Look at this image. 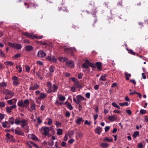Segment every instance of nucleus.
<instances>
[{"instance_id":"f257e3e1","label":"nucleus","mask_w":148,"mask_h":148,"mask_svg":"<svg viewBox=\"0 0 148 148\" xmlns=\"http://www.w3.org/2000/svg\"><path fill=\"white\" fill-rule=\"evenodd\" d=\"M48 90L47 91V93L51 92H57L58 86L55 84H53L52 86L51 83L50 82H48L47 84Z\"/></svg>"},{"instance_id":"f03ea898","label":"nucleus","mask_w":148,"mask_h":148,"mask_svg":"<svg viewBox=\"0 0 148 148\" xmlns=\"http://www.w3.org/2000/svg\"><path fill=\"white\" fill-rule=\"evenodd\" d=\"M29 103V101L28 99L25 100L24 101L23 100H20L18 101L17 105L19 107L26 108L28 106Z\"/></svg>"},{"instance_id":"7ed1b4c3","label":"nucleus","mask_w":148,"mask_h":148,"mask_svg":"<svg viewBox=\"0 0 148 148\" xmlns=\"http://www.w3.org/2000/svg\"><path fill=\"white\" fill-rule=\"evenodd\" d=\"M88 8V10L87 11V13L91 14L94 15V17H96L95 14L97 12V8L94 5H92L90 4Z\"/></svg>"},{"instance_id":"20e7f679","label":"nucleus","mask_w":148,"mask_h":148,"mask_svg":"<svg viewBox=\"0 0 148 148\" xmlns=\"http://www.w3.org/2000/svg\"><path fill=\"white\" fill-rule=\"evenodd\" d=\"M82 66L85 69H88L89 66L94 68H96V66L95 64L93 63H91L88 60H85L84 63L82 64Z\"/></svg>"},{"instance_id":"39448f33","label":"nucleus","mask_w":148,"mask_h":148,"mask_svg":"<svg viewBox=\"0 0 148 148\" xmlns=\"http://www.w3.org/2000/svg\"><path fill=\"white\" fill-rule=\"evenodd\" d=\"M50 129L49 127H41L40 131L42 132L43 135L46 136L49 134V132Z\"/></svg>"},{"instance_id":"423d86ee","label":"nucleus","mask_w":148,"mask_h":148,"mask_svg":"<svg viewBox=\"0 0 148 148\" xmlns=\"http://www.w3.org/2000/svg\"><path fill=\"white\" fill-rule=\"evenodd\" d=\"M3 93L6 95L10 96L12 97L14 96V93L13 92H12L8 89H4L3 90H2Z\"/></svg>"},{"instance_id":"0eeeda50","label":"nucleus","mask_w":148,"mask_h":148,"mask_svg":"<svg viewBox=\"0 0 148 148\" xmlns=\"http://www.w3.org/2000/svg\"><path fill=\"white\" fill-rule=\"evenodd\" d=\"M77 104L81 103V100L85 101L86 99L84 97L81 95H78L76 96Z\"/></svg>"},{"instance_id":"6e6552de","label":"nucleus","mask_w":148,"mask_h":148,"mask_svg":"<svg viewBox=\"0 0 148 148\" xmlns=\"http://www.w3.org/2000/svg\"><path fill=\"white\" fill-rule=\"evenodd\" d=\"M73 49L75 50H76V49L74 47L73 48H65L64 49V50L65 52L70 54L72 56H74V55L73 53Z\"/></svg>"},{"instance_id":"1a4fd4ad","label":"nucleus","mask_w":148,"mask_h":148,"mask_svg":"<svg viewBox=\"0 0 148 148\" xmlns=\"http://www.w3.org/2000/svg\"><path fill=\"white\" fill-rule=\"evenodd\" d=\"M46 55V53L42 50H39L38 52L37 56L39 58H43Z\"/></svg>"},{"instance_id":"9d476101","label":"nucleus","mask_w":148,"mask_h":148,"mask_svg":"<svg viewBox=\"0 0 148 148\" xmlns=\"http://www.w3.org/2000/svg\"><path fill=\"white\" fill-rule=\"evenodd\" d=\"M16 108V106L15 105H13L10 107H7L6 108V112L8 113H10L11 112L12 110L14 108Z\"/></svg>"},{"instance_id":"9b49d317","label":"nucleus","mask_w":148,"mask_h":148,"mask_svg":"<svg viewBox=\"0 0 148 148\" xmlns=\"http://www.w3.org/2000/svg\"><path fill=\"white\" fill-rule=\"evenodd\" d=\"M74 63L73 61L72 60H69L66 62V65L68 67L72 68L74 66Z\"/></svg>"},{"instance_id":"f8f14e48","label":"nucleus","mask_w":148,"mask_h":148,"mask_svg":"<svg viewBox=\"0 0 148 148\" xmlns=\"http://www.w3.org/2000/svg\"><path fill=\"white\" fill-rule=\"evenodd\" d=\"M2 126L4 128H9L10 127V123L8 121L2 122Z\"/></svg>"},{"instance_id":"ddd939ff","label":"nucleus","mask_w":148,"mask_h":148,"mask_svg":"<svg viewBox=\"0 0 148 148\" xmlns=\"http://www.w3.org/2000/svg\"><path fill=\"white\" fill-rule=\"evenodd\" d=\"M102 131V128L100 127L97 126L95 129V133L100 134Z\"/></svg>"},{"instance_id":"4468645a","label":"nucleus","mask_w":148,"mask_h":148,"mask_svg":"<svg viewBox=\"0 0 148 148\" xmlns=\"http://www.w3.org/2000/svg\"><path fill=\"white\" fill-rule=\"evenodd\" d=\"M39 87V86L37 84H34L33 86L29 87V89L30 90H34L38 89Z\"/></svg>"},{"instance_id":"2eb2a0df","label":"nucleus","mask_w":148,"mask_h":148,"mask_svg":"<svg viewBox=\"0 0 148 148\" xmlns=\"http://www.w3.org/2000/svg\"><path fill=\"white\" fill-rule=\"evenodd\" d=\"M22 34L24 36H26L27 38H30L32 39L33 38V34H30L26 32H23Z\"/></svg>"},{"instance_id":"dca6fc26","label":"nucleus","mask_w":148,"mask_h":148,"mask_svg":"<svg viewBox=\"0 0 148 148\" xmlns=\"http://www.w3.org/2000/svg\"><path fill=\"white\" fill-rule=\"evenodd\" d=\"M59 10L62 11V13L63 14H65V13H68L69 12L68 10L64 6H62L59 8Z\"/></svg>"},{"instance_id":"f3484780","label":"nucleus","mask_w":148,"mask_h":148,"mask_svg":"<svg viewBox=\"0 0 148 148\" xmlns=\"http://www.w3.org/2000/svg\"><path fill=\"white\" fill-rule=\"evenodd\" d=\"M79 81L78 80V81H77L75 82L73 84L74 86L77 88H81L82 87L81 85L79 83Z\"/></svg>"},{"instance_id":"a211bd4d","label":"nucleus","mask_w":148,"mask_h":148,"mask_svg":"<svg viewBox=\"0 0 148 148\" xmlns=\"http://www.w3.org/2000/svg\"><path fill=\"white\" fill-rule=\"evenodd\" d=\"M117 119L116 115H114L113 116H110L108 117V119L111 121H115Z\"/></svg>"},{"instance_id":"6ab92c4d","label":"nucleus","mask_w":148,"mask_h":148,"mask_svg":"<svg viewBox=\"0 0 148 148\" xmlns=\"http://www.w3.org/2000/svg\"><path fill=\"white\" fill-rule=\"evenodd\" d=\"M40 96L38 97V99H43L46 98L47 96V94L44 93H40Z\"/></svg>"},{"instance_id":"aec40b11","label":"nucleus","mask_w":148,"mask_h":148,"mask_svg":"<svg viewBox=\"0 0 148 148\" xmlns=\"http://www.w3.org/2000/svg\"><path fill=\"white\" fill-rule=\"evenodd\" d=\"M96 66V68L97 67V69L99 70H101V63L100 62H97L95 64Z\"/></svg>"},{"instance_id":"412c9836","label":"nucleus","mask_w":148,"mask_h":148,"mask_svg":"<svg viewBox=\"0 0 148 148\" xmlns=\"http://www.w3.org/2000/svg\"><path fill=\"white\" fill-rule=\"evenodd\" d=\"M30 108H31L33 110H35L36 109V105L34 103V101H33L30 103Z\"/></svg>"},{"instance_id":"4be33fe9","label":"nucleus","mask_w":148,"mask_h":148,"mask_svg":"<svg viewBox=\"0 0 148 148\" xmlns=\"http://www.w3.org/2000/svg\"><path fill=\"white\" fill-rule=\"evenodd\" d=\"M25 48L27 51H31L33 50V47L30 45H27L25 46Z\"/></svg>"},{"instance_id":"5701e85b","label":"nucleus","mask_w":148,"mask_h":148,"mask_svg":"<svg viewBox=\"0 0 148 148\" xmlns=\"http://www.w3.org/2000/svg\"><path fill=\"white\" fill-rule=\"evenodd\" d=\"M100 146L103 148H107L108 147V144L106 143H102L100 144Z\"/></svg>"},{"instance_id":"b1692460","label":"nucleus","mask_w":148,"mask_h":148,"mask_svg":"<svg viewBox=\"0 0 148 148\" xmlns=\"http://www.w3.org/2000/svg\"><path fill=\"white\" fill-rule=\"evenodd\" d=\"M27 122V121L23 119L21 121V123L23 124L21 125V126L22 127H24L27 125V124L26 123Z\"/></svg>"},{"instance_id":"393cba45","label":"nucleus","mask_w":148,"mask_h":148,"mask_svg":"<svg viewBox=\"0 0 148 148\" xmlns=\"http://www.w3.org/2000/svg\"><path fill=\"white\" fill-rule=\"evenodd\" d=\"M83 121L84 120H83L82 118V117L79 118L75 122V123L78 125H79L81 123V122L82 121Z\"/></svg>"},{"instance_id":"a878e982","label":"nucleus","mask_w":148,"mask_h":148,"mask_svg":"<svg viewBox=\"0 0 148 148\" xmlns=\"http://www.w3.org/2000/svg\"><path fill=\"white\" fill-rule=\"evenodd\" d=\"M59 60L61 62H64L68 60V58L66 57H61L59 58Z\"/></svg>"},{"instance_id":"bb28decb","label":"nucleus","mask_w":148,"mask_h":148,"mask_svg":"<svg viewBox=\"0 0 148 148\" xmlns=\"http://www.w3.org/2000/svg\"><path fill=\"white\" fill-rule=\"evenodd\" d=\"M55 68L54 66H50L49 68L50 72L51 73L53 72L55 70Z\"/></svg>"},{"instance_id":"cd10ccee","label":"nucleus","mask_w":148,"mask_h":148,"mask_svg":"<svg viewBox=\"0 0 148 148\" xmlns=\"http://www.w3.org/2000/svg\"><path fill=\"white\" fill-rule=\"evenodd\" d=\"M14 48H16L18 49H20L22 48V46L21 44L15 43Z\"/></svg>"},{"instance_id":"c85d7f7f","label":"nucleus","mask_w":148,"mask_h":148,"mask_svg":"<svg viewBox=\"0 0 148 148\" xmlns=\"http://www.w3.org/2000/svg\"><path fill=\"white\" fill-rule=\"evenodd\" d=\"M125 75L126 80H128L129 79V77L131 76V75L130 73H128L126 72L125 73Z\"/></svg>"},{"instance_id":"c756f323","label":"nucleus","mask_w":148,"mask_h":148,"mask_svg":"<svg viewBox=\"0 0 148 148\" xmlns=\"http://www.w3.org/2000/svg\"><path fill=\"white\" fill-rule=\"evenodd\" d=\"M57 134L58 135H61L62 134V130L61 129H56Z\"/></svg>"},{"instance_id":"7c9ffc66","label":"nucleus","mask_w":148,"mask_h":148,"mask_svg":"<svg viewBox=\"0 0 148 148\" xmlns=\"http://www.w3.org/2000/svg\"><path fill=\"white\" fill-rule=\"evenodd\" d=\"M33 38H32V39H34L35 38V39H42L43 36H36L35 35H33Z\"/></svg>"},{"instance_id":"2f4dec72","label":"nucleus","mask_w":148,"mask_h":148,"mask_svg":"<svg viewBox=\"0 0 148 148\" xmlns=\"http://www.w3.org/2000/svg\"><path fill=\"white\" fill-rule=\"evenodd\" d=\"M9 122L10 124L12 125L14 123V119L13 117H11L9 118L8 119Z\"/></svg>"},{"instance_id":"473e14b6","label":"nucleus","mask_w":148,"mask_h":148,"mask_svg":"<svg viewBox=\"0 0 148 148\" xmlns=\"http://www.w3.org/2000/svg\"><path fill=\"white\" fill-rule=\"evenodd\" d=\"M15 133L16 134H18L19 135H23V134L22 132H21L20 131L17 130L16 129H15L14 130Z\"/></svg>"},{"instance_id":"72a5a7b5","label":"nucleus","mask_w":148,"mask_h":148,"mask_svg":"<svg viewBox=\"0 0 148 148\" xmlns=\"http://www.w3.org/2000/svg\"><path fill=\"white\" fill-rule=\"evenodd\" d=\"M7 85V83L4 82H2L0 83V87L5 88L6 87Z\"/></svg>"},{"instance_id":"f704fd0d","label":"nucleus","mask_w":148,"mask_h":148,"mask_svg":"<svg viewBox=\"0 0 148 148\" xmlns=\"http://www.w3.org/2000/svg\"><path fill=\"white\" fill-rule=\"evenodd\" d=\"M126 49L128 51L129 53L133 55H135L136 53L135 52H134L132 50L129 49L127 48Z\"/></svg>"},{"instance_id":"c9c22d12","label":"nucleus","mask_w":148,"mask_h":148,"mask_svg":"<svg viewBox=\"0 0 148 148\" xmlns=\"http://www.w3.org/2000/svg\"><path fill=\"white\" fill-rule=\"evenodd\" d=\"M31 136V138L34 140H38L37 137L34 134H31L30 135Z\"/></svg>"},{"instance_id":"e433bc0d","label":"nucleus","mask_w":148,"mask_h":148,"mask_svg":"<svg viewBox=\"0 0 148 148\" xmlns=\"http://www.w3.org/2000/svg\"><path fill=\"white\" fill-rule=\"evenodd\" d=\"M112 104L114 107H116L118 109H120V108L119 106L115 102H112Z\"/></svg>"},{"instance_id":"4c0bfd02","label":"nucleus","mask_w":148,"mask_h":148,"mask_svg":"<svg viewBox=\"0 0 148 148\" xmlns=\"http://www.w3.org/2000/svg\"><path fill=\"white\" fill-rule=\"evenodd\" d=\"M106 75L104 74L102 75L100 78V80H101L102 81H105L106 80Z\"/></svg>"},{"instance_id":"58836bf2","label":"nucleus","mask_w":148,"mask_h":148,"mask_svg":"<svg viewBox=\"0 0 148 148\" xmlns=\"http://www.w3.org/2000/svg\"><path fill=\"white\" fill-rule=\"evenodd\" d=\"M119 105L120 106H127L129 105V103H128L127 102H124L123 103H119Z\"/></svg>"},{"instance_id":"ea45409f","label":"nucleus","mask_w":148,"mask_h":148,"mask_svg":"<svg viewBox=\"0 0 148 148\" xmlns=\"http://www.w3.org/2000/svg\"><path fill=\"white\" fill-rule=\"evenodd\" d=\"M14 121L15 123L17 125H19L20 124V123H21V121L17 118H16Z\"/></svg>"},{"instance_id":"a19ab883","label":"nucleus","mask_w":148,"mask_h":148,"mask_svg":"<svg viewBox=\"0 0 148 148\" xmlns=\"http://www.w3.org/2000/svg\"><path fill=\"white\" fill-rule=\"evenodd\" d=\"M67 107L71 110L73 109V107L70 103H68L67 104Z\"/></svg>"},{"instance_id":"79ce46f5","label":"nucleus","mask_w":148,"mask_h":148,"mask_svg":"<svg viewBox=\"0 0 148 148\" xmlns=\"http://www.w3.org/2000/svg\"><path fill=\"white\" fill-rule=\"evenodd\" d=\"M55 104L57 106H59V105H62V104H63V102H60L58 101V100L56 101L55 103Z\"/></svg>"},{"instance_id":"37998d69","label":"nucleus","mask_w":148,"mask_h":148,"mask_svg":"<svg viewBox=\"0 0 148 148\" xmlns=\"http://www.w3.org/2000/svg\"><path fill=\"white\" fill-rule=\"evenodd\" d=\"M139 134V132L138 131L135 132L133 134V136L134 138H136Z\"/></svg>"},{"instance_id":"c03bdc74","label":"nucleus","mask_w":148,"mask_h":148,"mask_svg":"<svg viewBox=\"0 0 148 148\" xmlns=\"http://www.w3.org/2000/svg\"><path fill=\"white\" fill-rule=\"evenodd\" d=\"M19 83V82H18V80L13 81V84L14 86H17Z\"/></svg>"},{"instance_id":"a18cd8bd","label":"nucleus","mask_w":148,"mask_h":148,"mask_svg":"<svg viewBox=\"0 0 148 148\" xmlns=\"http://www.w3.org/2000/svg\"><path fill=\"white\" fill-rule=\"evenodd\" d=\"M56 58L53 56H52V59L51 62L53 63H56Z\"/></svg>"},{"instance_id":"49530a36","label":"nucleus","mask_w":148,"mask_h":148,"mask_svg":"<svg viewBox=\"0 0 148 148\" xmlns=\"http://www.w3.org/2000/svg\"><path fill=\"white\" fill-rule=\"evenodd\" d=\"M65 97L63 96L60 97L59 98V101H63L65 100Z\"/></svg>"},{"instance_id":"de8ad7c7","label":"nucleus","mask_w":148,"mask_h":148,"mask_svg":"<svg viewBox=\"0 0 148 148\" xmlns=\"http://www.w3.org/2000/svg\"><path fill=\"white\" fill-rule=\"evenodd\" d=\"M104 141L112 142L113 141V139H109V138L107 137L105 138L104 140Z\"/></svg>"},{"instance_id":"09e8293b","label":"nucleus","mask_w":148,"mask_h":148,"mask_svg":"<svg viewBox=\"0 0 148 148\" xmlns=\"http://www.w3.org/2000/svg\"><path fill=\"white\" fill-rule=\"evenodd\" d=\"M15 43H12L11 42H9L8 43V45L10 47H13L14 48L15 45Z\"/></svg>"},{"instance_id":"8fccbe9b","label":"nucleus","mask_w":148,"mask_h":148,"mask_svg":"<svg viewBox=\"0 0 148 148\" xmlns=\"http://www.w3.org/2000/svg\"><path fill=\"white\" fill-rule=\"evenodd\" d=\"M56 125L57 126V127H61L62 126L61 123L58 121H56Z\"/></svg>"},{"instance_id":"3c124183","label":"nucleus","mask_w":148,"mask_h":148,"mask_svg":"<svg viewBox=\"0 0 148 148\" xmlns=\"http://www.w3.org/2000/svg\"><path fill=\"white\" fill-rule=\"evenodd\" d=\"M146 112V111L145 110L141 109L140 111V113L141 114H145Z\"/></svg>"},{"instance_id":"603ef678","label":"nucleus","mask_w":148,"mask_h":148,"mask_svg":"<svg viewBox=\"0 0 148 148\" xmlns=\"http://www.w3.org/2000/svg\"><path fill=\"white\" fill-rule=\"evenodd\" d=\"M7 102L10 105H12L13 103L12 99L8 101Z\"/></svg>"},{"instance_id":"864d4df0","label":"nucleus","mask_w":148,"mask_h":148,"mask_svg":"<svg viewBox=\"0 0 148 148\" xmlns=\"http://www.w3.org/2000/svg\"><path fill=\"white\" fill-rule=\"evenodd\" d=\"M83 74L82 73H79L78 75V78L79 79H80L82 78V77L83 76Z\"/></svg>"},{"instance_id":"5fc2aeb1","label":"nucleus","mask_w":148,"mask_h":148,"mask_svg":"<svg viewBox=\"0 0 148 148\" xmlns=\"http://www.w3.org/2000/svg\"><path fill=\"white\" fill-rule=\"evenodd\" d=\"M5 103L3 102H0V107H4L5 106Z\"/></svg>"},{"instance_id":"6e6d98bb","label":"nucleus","mask_w":148,"mask_h":148,"mask_svg":"<svg viewBox=\"0 0 148 148\" xmlns=\"http://www.w3.org/2000/svg\"><path fill=\"white\" fill-rule=\"evenodd\" d=\"M70 79H71L73 82H74V83H75L77 81H78V80L77 79L75 78L74 77L71 78Z\"/></svg>"},{"instance_id":"4d7b16f0","label":"nucleus","mask_w":148,"mask_h":148,"mask_svg":"<svg viewBox=\"0 0 148 148\" xmlns=\"http://www.w3.org/2000/svg\"><path fill=\"white\" fill-rule=\"evenodd\" d=\"M6 63L7 65L10 66L12 65L13 64V63L11 61L6 62Z\"/></svg>"},{"instance_id":"13d9d810","label":"nucleus","mask_w":148,"mask_h":148,"mask_svg":"<svg viewBox=\"0 0 148 148\" xmlns=\"http://www.w3.org/2000/svg\"><path fill=\"white\" fill-rule=\"evenodd\" d=\"M0 56L2 57H5V55L4 53L2 52V51L1 50H0Z\"/></svg>"},{"instance_id":"bf43d9fd","label":"nucleus","mask_w":148,"mask_h":148,"mask_svg":"<svg viewBox=\"0 0 148 148\" xmlns=\"http://www.w3.org/2000/svg\"><path fill=\"white\" fill-rule=\"evenodd\" d=\"M13 81L18 80V78L16 76H13L12 78Z\"/></svg>"},{"instance_id":"052dcab7","label":"nucleus","mask_w":148,"mask_h":148,"mask_svg":"<svg viewBox=\"0 0 148 148\" xmlns=\"http://www.w3.org/2000/svg\"><path fill=\"white\" fill-rule=\"evenodd\" d=\"M52 123V119L50 118H49L48 120V121L47 123V124L48 125H51Z\"/></svg>"},{"instance_id":"680f3d73","label":"nucleus","mask_w":148,"mask_h":148,"mask_svg":"<svg viewBox=\"0 0 148 148\" xmlns=\"http://www.w3.org/2000/svg\"><path fill=\"white\" fill-rule=\"evenodd\" d=\"M86 97L88 99H89L90 97V94L89 92H87L85 94Z\"/></svg>"},{"instance_id":"e2e57ef3","label":"nucleus","mask_w":148,"mask_h":148,"mask_svg":"<svg viewBox=\"0 0 148 148\" xmlns=\"http://www.w3.org/2000/svg\"><path fill=\"white\" fill-rule=\"evenodd\" d=\"M36 63L40 65V66H42L43 65V64L42 62L40 61H36Z\"/></svg>"},{"instance_id":"0e129e2a","label":"nucleus","mask_w":148,"mask_h":148,"mask_svg":"<svg viewBox=\"0 0 148 148\" xmlns=\"http://www.w3.org/2000/svg\"><path fill=\"white\" fill-rule=\"evenodd\" d=\"M25 69L27 72H29L30 71V68L29 66H25Z\"/></svg>"},{"instance_id":"69168bd1","label":"nucleus","mask_w":148,"mask_h":148,"mask_svg":"<svg viewBox=\"0 0 148 148\" xmlns=\"http://www.w3.org/2000/svg\"><path fill=\"white\" fill-rule=\"evenodd\" d=\"M71 90L73 92H74L75 90V87L73 86L71 87Z\"/></svg>"},{"instance_id":"338daca9","label":"nucleus","mask_w":148,"mask_h":148,"mask_svg":"<svg viewBox=\"0 0 148 148\" xmlns=\"http://www.w3.org/2000/svg\"><path fill=\"white\" fill-rule=\"evenodd\" d=\"M70 115V113L68 111H66L65 114V116L66 117H69Z\"/></svg>"},{"instance_id":"774afa93","label":"nucleus","mask_w":148,"mask_h":148,"mask_svg":"<svg viewBox=\"0 0 148 148\" xmlns=\"http://www.w3.org/2000/svg\"><path fill=\"white\" fill-rule=\"evenodd\" d=\"M47 44V42L45 41L40 42V45H45Z\"/></svg>"}]
</instances>
